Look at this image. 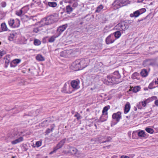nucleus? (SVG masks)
Segmentation results:
<instances>
[{
  "instance_id": "f257e3e1",
  "label": "nucleus",
  "mask_w": 158,
  "mask_h": 158,
  "mask_svg": "<svg viewBox=\"0 0 158 158\" xmlns=\"http://www.w3.org/2000/svg\"><path fill=\"white\" fill-rule=\"evenodd\" d=\"M120 77V75L118 71H115L113 73L107 76V78L104 80L103 82L105 84L107 85L118 83L119 82L118 81V79Z\"/></svg>"
},
{
  "instance_id": "f03ea898",
  "label": "nucleus",
  "mask_w": 158,
  "mask_h": 158,
  "mask_svg": "<svg viewBox=\"0 0 158 158\" xmlns=\"http://www.w3.org/2000/svg\"><path fill=\"white\" fill-rule=\"evenodd\" d=\"M71 139V138H69L66 139L65 138L61 140L56 145V146L54 148L53 151L50 152V154L55 152L58 149L62 148L66 141L69 142V140Z\"/></svg>"
},
{
  "instance_id": "7ed1b4c3",
  "label": "nucleus",
  "mask_w": 158,
  "mask_h": 158,
  "mask_svg": "<svg viewBox=\"0 0 158 158\" xmlns=\"http://www.w3.org/2000/svg\"><path fill=\"white\" fill-rule=\"evenodd\" d=\"M115 27L118 30L125 31L129 27V25L126 22L123 21L118 24Z\"/></svg>"
},
{
  "instance_id": "20e7f679",
  "label": "nucleus",
  "mask_w": 158,
  "mask_h": 158,
  "mask_svg": "<svg viewBox=\"0 0 158 158\" xmlns=\"http://www.w3.org/2000/svg\"><path fill=\"white\" fill-rule=\"evenodd\" d=\"M69 152L71 153L72 154L74 155L77 157L81 156L82 154L80 152L75 148L69 146Z\"/></svg>"
},
{
  "instance_id": "39448f33",
  "label": "nucleus",
  "mask_w": 158,
  "mask_h": 158,
  "mask_svg": "<svg viewBox=\"0 0 158 158\" xmlns=\"http://www.w3.org/2000/svg\"><path fill=\"white\" fill-rule=\"evenodd\" d=\"M8 23L9 26L12 28L18 27L19 26L20 22L19 20L15 21L13 19H11L8 21Z\"/></svg>"
},
{
  "instance_id": "423d86ee",
  "label": "nucleus",
  "mask_w": 158,
  "mask_h": 158,
  "mask_svg": "<svg viewBox=\"0 0 158 158\" xmlns=\"http://www.w3.org/2000/svg\"><path fill=\"white\" fill-rule=\"evenodd\" d=\"M80 62V64L81 67V69H82L86 67L89 64V60L88 58L78 59Z\"/></svg>"
},
{
  "instance_id": "0eeeda50",
  "label": "nucleus",
  "mask_w": 158,
  "mask_h": 158,
  "mask_svg": "<svg viewBox=\"0 0 158 158\" xmlns=\"http://www.w3.org/2000/svg\"><path fill=\"white\" fill-rule=\"evenodd\" d=\"M112 118L116 121V123H117L122 118L121 112L120 111H118L117 113H114L112 114Z\"/></svg>"
},
{
  "instance_id": "6e6552de",
  "label": "nucleus",
  "mask_w": 158,
  "mask_h": 158,
  "mask_svg": "<svg viewBox=\"0 0 158 158\" xmlns=\"http://www.w3.org/2000/svg\"><path fill=\"white\" fill-rule=\"evenodd\" d=\"M116 40L113 34H110L106 39V42L107 44L113 43Z\"/></svg>"
},
{
  "instance_id": "1a4fd4ad",
  "label": "nucleus",
  "mask_w": 158,
  "mask_h": 158,
  "mask_svg": "<svg viewBox=\"0 0 158 158\" xmlns=\"http://www.w3.org/2000/svg\"><path fill=\"white\" fill-rule=\"evenodd\" d=\"M79 61V60H77L73 63L72 66L74 68L75 71H77L82 69L80 64V62Z\"/></svg>"
},
{
  "instance_id": "9d476101",
  "label": "nucleus",
  "mask_w": 158,
  "mask_h": 158,
  "mask_svg": "<svg viewBox=\"0 0 158 158\" xmlns=\"http://www.w3.org/2000/svg\"><path fill=\"white\" fill-rule=\"evenodd\" d=\"M68 27V24H65L58 27L57 30V34L60 35L61 33L63 32Z\"/></svg>"
},
{
  "instance_id": "9b49d317",
  "label": "nucleus",
  "mask_w": 158,
  "mask_h": 158,
  "mask_svg": "<svg viewBox=\"0 0 158 158\" xmlns=\"http://www.w3.org/2000/svg\"><path fill=\"white\" fill-rule=\"evenodd\" d=\"M80 81L79 80H74L71 81V84L72 87L74 89H77L80 88Z\"/></svg>"
},
{
  "instance_id": "f8f14e48",
  "label": "nucleus",
  "mask_w": 158,
  "mask_h": 158,
  "mask_svg": "<svg viewBox=\"0 0 158 158\" xmlns=\"http://www.w3.org/2000/svg\"><path fill=\"white\" fill-rule=\"evenodd\" d=\"M49 17L48 16L43 18L41 21L40 22L42 23V25L43 26L48 25L49 24Z\"/></svg>"
},
{
  "instance_id": "ddd939ff",
  "label": "nucleus",
  "mask_w": 158,
  "mask_h": 158,
  "mask_svg": "<svg viewBox=\"0 0 158 158\" xmlns=\"http://www.w3.org/2000/svg\"><path fill=\"white\" fill-rule=\"evenodd\" d=\"M131 108V105L129 102H127L125 106L124 112L125 114L127 113Z\"/></svg>"
},
{
  "instance_id": "4468645a",
  "label": "nucleus",
  "mask_w": 158,
  "mask_h": 158,
  "mask_svg": "<svg viewBox=\"0 0 158 158\" xmlns=\"http://www.w3.org/2000/svg\"><path fill=\"white\" fill-rule=\"evenodd\" d=\"M21 62V60L19 59H16L13 60L10 63L11 67H15L17 65Z\"/></svg>"
},
{
  "instance_id": "2eb2a0df",
  "label": "nucleus",
  "mask_w": 158,
  "mask_h": 158,
  "mask_svg": "<svg viewBox=\"0 0 158 158\" xmlns=\"http://www.w3.org/2000/svg\"><path fill=\"white\" fill-rule=\"evenodd\" d=\"M154 64V63L151 62V59H147L143 61V65L144 66H147L149 65H153Z\"/></svg>"
},
{
  "instance_id": "dca6fc26",
  "label": "nucleus",
  "mask_w": 158,
  "mask_h": 158,
  "mask_svg": "<svg viewBox=\"0 0 158 158\" xmlns=\"http://www.w3.org/2000/svg\"><path fill=\"white\" fill-rule=\"evenodd\" d=\"M140 87L139 86H136L135 87H131L130 89H129L130 91H132L133 92L136 93L140 89Z\"/></svg>"
},
{
  "instance_id": "f3484780",
  "label": "nucleus",
  "mask_w": 158,
  "mask_h": 158,
  "mask_svg": "<svg viewBox=\"0 0 158 158\" xmlns=\"http://www.w3.org/2000/svg\"><path fill=\"white\" fill-rule=\"evenodd\" d=\"M104 139V136H101L97 138L96 139V141L100 143H106L105 140H103Z\"/></svg>"
},
{
  "instance_id": "a211bd4d",
  "label": "nucleus",
  "mask_w": 158,
  "mask_h": 158,
  "mask_svg": "<svg viewBox=\"0 0 158 158\" xmlns=\"http://www.w3.org/2000/svg\"><path fill=\"white\" fill-rule=\"evenodd\" d=\"M23 140V138L22 137H20L18 139L11 141V143L12 144H15L19 143Z\"/></svg>"
},
{
  "instance_id": "6ab92c4d",
  "label": "nucleus",
  "mask_w": 158,
  "mask_h": 158,
  "mask_svg": "<svg viewBox=\"0 0 158 158\" xmlns=\"http://www.w3.org/2000/svg\"><path fill=\"white\" fill-rule=\"evenodd\" d=\"M141 75L143 77H145L147 76L148 74V73L147 70L145 69L142 70L140 73Z\"/></svg>"
},
{
  "instance_id": "aec40b11",
  "label": "nucleus",
  "mask_w": 158,
  "mask_h": 158,
  "mask_svg": "<svg viewBox=\"0 0 158 158\" xmlns=\"http://www.w3.org/2000/svg\"><path fill=\"white\" fill-rule=\"evenodd\" d=\"M66 12L69 14H70L73 10V8L70 5L66 6Z\"/></svg>"
},
{
  "instance_id": "412c9836",
  "label": "nucleus",
  "mask_w": 158,
  "mask_h": 158,
  "mask_svg": "<svg viewBox=\"0 0 158 158\" xmlns=\"http://www.w3.org/2000/svg\"><path fill=\"white\" fill-rule=\"evenodd\" d=\"M110 108V106L109 105L105 106L102 110V113L103 114H105L106 115H108L107 111Z\"/></svg>"
},
{
  "instance_id": "4be33fe9",
  "label": "nucleus",
  "mask_w": 158,
  "mask_h": 158,
  "mask_svg": "<svg viewBox=\"0 0 158 158\" xmlns=\"http://www.w3.org/2000/svg\"><path fill=\"white\" fill-rule=\"evenodd\" d=\"M24 8V7H23L20 10L16 11V15L19 16H21L23 14H24L25 13L23 10Z\"/></svg>"
},
{
  "instance_id": "5701e85b",
  "label": "nucleus",
  "mask_w": 158,
  "mask_h": 158,
  "mask_svg": "<svg viewBox=\"0 0 158 158\" xmlns=\"http://www.w3.org/2000/svg\"><path fill=\"white\" fill-rule=\"evenodd\" d=\"M108 117L107 115H106L105 114H102L100 117L99 120L101 122H103L107 120Z\"/></svg>"
},
{
  "instance_id": "b1692460",
  "label": "nucleus",
  "mask_w": 158,
  "mask_h": 158,
  "mask_svg": "<svg viewBox=\"0 0 158 158\" xmlns=\"http://www.w3.org/2000/svg\"><path fill=\"white\" fill-rule=\"evenodd\" d=\"M113 34L114 35V37L116 38V39L119 38L121 35V33L119 31H116Z\"/></svg>"
},
{
  "instance_id": "393cba45",
  "label": "nucleus",
  "mask_w": 158,
  "mask_h": 158,
  "mask_svg": "<svg viewBox=\"0 0 158 158\" xmlns=\"http://www.w3.org/2000/svg\"><path fill=\"white\" fill-rule=\"evenodd\" d=\"M138 10L134 12L133 14H131L130 15V16L131 17H138L140 15Z\"/></svg>"
},
{
  "instance_id": "a878e982",
  "label": "nucleus",
  "mask_w": 158,
  "mask_h": 158,
  "mask_svg": "<svg viewBox=\"0 0 158 158\" xmlns=\"http://www.w3.org/2000/svg\"><path fill=\"white\" fill-rule=\"evenodd\" d=\"M137 134L138 136L140 137H145L146 136L145 132L142 130L138 132Z\"/></svg>"
},
{
  "instance_id": "bb28decb",
  "label": "nucleus",
  "mask_w": 158,
  "mask_h": 158,
  "mask_svg": "<svg viewBox=\"0 0 158 158\" xmlns=\"http://www.w3.org/2000/svg\"><path fill=\"white\" fill-rule=\"evenodd\" d=\"M1 27L3 31H6L7 30V28L5 23H2L1 24Z\"/></svg>"
},
{
  "instance_id": "cd10ccee",
  "label": "nucleus",
  "mask_w": 158,
  "mask_h": 158,
  "mask_svg": "<svg viewBox=\"0 0 158 158\" xmlns=\"http://www.w3.org/2000/svg\"><path fill=\"white\" fill-rule=\"evenodd\" d=\"M36 59L39 61H43L44 60V57L41 55H38L36 56Z\"/></svg>"
},
{
  "instance_id": "c85d7f7f",
  "label": "nucleus",
  "mask_w": 158,
  "mask_h": 158,
  "mask_svg": "<svg viewBox=\"0 0 158 158\" xmlns=\"http://www.w3.org/2000/svg\"><path fill=\"white\" fill-rule=\"evenodd\" d=\"M145 130L147 132L150 134H152L154 132V130L150 128L149 127L146 128Z\"/></svg>"
},
{
  "instance_id": "c756f323",
  "label": "nucleus",
  "mask_w": 158,
  "mask_h": 158,
  "mask_svg": "<svg viewBox=\"0 0 158 158\" xmlns=\"http://www.w3.org/2000/svg\"><path fill=\"white\" fill-rule=\"evenodd\" d=\"M139 75V74L137 72H135L132 74L131 76V78L133 79H137Z\"/></svg>"
},
{
  "instance_id": "7c9ffc66",
  "label": "nucleus",
  "mask_w": 158,
  "mask_h": 158,
  "mask_svg": "<svg viewBox=\"0 0 158 158\" xmlns=\"http://www.w3.org/2000/svg\"><path fill=\"white\" fill-rule=\"evenodd\" d=\"M59 35L57 34L56 35H55L53 36H52L50 38V42H53L55 40V38L57 37Z\"/></svg>"
},
{
  "instance_id": "2f4dec72",
  "label": "nucleus",
  "mask_w": 158,
  "mask_h": 158,
  "mask_svg": "<svg viewBox=\"0 0 158 158\" xmlns=\"http://www.w3.org/2000/svg\"><path fill=\"white\" fill-rule=\"evenodd\" d=\"M41 44L40 40L38 39H35L34 41V44L35 45H39Z\"/></svg>"
},
{
  "instance_id": "473e14b6",
  "label": "nucleus",
  "mask_w": 158,
  "mask_h": 158,
  "mask_svg": "<svg viewBox=\"0 0 158 158\" xmlns=\"http://www.w3.org/2000/svg\"><path fill=\"white\" fill-rule=\"evenodd\" d=\"M103 8V6L102 5H100L97 7L95 10V12L98 13L100 12Z\"/></svg>"
},
{
  "instance_id": "72a5a7b5",
  "label": "nucleus",
  "mask_w": 158,
  "mask_h": 158,
  "mask_svg": "<svg viewBox=\"0 0 158 158\" xmlns=\"http://www.w3.org/2000/svg\"><path fill=\"white\" fill-rule=\"evenodd\" d=\"M15 34L14 33L10 34V36H9L8 40L10 41L13 40L15 37Z\"/></svg>"
},
{
  "instance_id": "f704fd0d",
  "label": "nucleus",
  "mask_w": 158,
  "mask_h": 158,
  "mask_svg": "<svg viewBox=\"0 0 158 158\" xmlns=\"http://www.w3.org/2000/svg\"><path fill=\"white\" fill-rule=\"evenodd\" d=\"M74 117L77 118V120L82 118L80 114L78 112H77L76 114L74 115Z\"/></svg>"
},
{
  "instance_id": "c9c22d12",
  "label": "nucleus",
  "mask_w": 158,
  "mask_h": 158,
  "mask_svg": "<svg viewBox=\"0 0 158 158\" xmlns=\"http://www.w3.org/2000/svg\"><path fill=\"white\" fill-rule=\"evenodd\" d=\"M52 19L53 21L50 22L51 23H52V22H54L57 21V19L56 18H54V17L52 15H50V21Z\"/></svg>"
},
{
  "instance_id": "e433bc0d",
  "label": "nucleus",
  "mask_w": 158,
  "mask_h": 158,
  "mask_svg": "<svg viewBox=\"0 0 158 158\" xmlns=\"http://www.w3.org/2000/svg\"><path fill=\"white\" fill-rule=\"evenodd\" d=\"M57 5V3L55 2H50V7H55Z\"/></svg>"
},
{
  "instance_id": "4c0bfd02",
  "label": "nucleus",
  "mask_w": 158,
  "mask_h": 158,
  "mask_svg": "<svg viewBox=\"0 0 158 158\" xmlns=\"http://www.w3.org/2000/svg\"><path fill=\"white\" fill-rule=\"evenodd\" d=\"M138 11L139 12V14L141 15L146 11V9L145 8H143L138 10Z\"/></svg>"
},
{
  "instance_id": "58836bf2",
  "label": "nucleus",
  "mask_w": 158,
  "mask_h": 158,
  "mask_svg": "<svg viewBox=\"0 0 158 158\" xmlns=\"http://www.w3.org/2000/svg\"><path fill=\"white\" fill-rule=\"evenodd\" d=\"M154 84V83L153 82H152L150 83L148 86V88L150 89H152L153 88H154L155 87H153Z\"/></svg>"
},
{
  "instance_id": "ea45409f",
  "label": "nucleus",
  "mask_w": 158,
  "mask_h": 158,
  "mask_svg": "<svg viewBox=\"0 0 158 158\" xmlns=\"http://www.w3.org/2000/svg\"><path fill=\"white\" fill-rule=\"evenodd\" d=\"M106 139L105 140L106 142H110L111 139L112 138L110 136H107L106 137Z\"/></svg>"
},
{
  "instance_id": "a19ab883",
  "label": "nucleus",
  "mask_w": 158,
  "mask_h": 158,
  "mask_svg": "<svg viewBox=\"0 0 158 158\" xmlns=\"http://www.w3.org/2000/svg\"><path fill=\"white\" fill-rule=\"evenodd\" d=\"M6 52L5 51H1L0 50V58L1 57L6 54Z\"/></svg>"
},
{
  "instance_id": "79ce46f5",
  "label": "nucleus",
  "mask_w": 158,
  "mask_h": 158,
  "mask_svg": "<svg viewBox=\"0 0 158 158\" xmlns=\"http://www.w3.org/2000/svg\"><path fill=\"white\" fill-rule=\"evenodd\" d=\"M35 145L37 147H39L41 146V142L40 141H38L36 142Z\"/></svg>"
},
{
  "instance_id": "37998d69",
  "label": "nucleus",
  "mask_w": 158,
  "mask_h": 158,
  "mask_svg": "<svg viewBox=\"0 0 158 158\" xmlns=\"http://www.w3.org/2000/svg\"><path fill=\"white\" fill-rule=\"evenodd\" d=\"M76 1H75L74 2L72 5V7L75 8L78 5V4L77 2Z\"/></svg>"
},
{
  "instance_id": "c03bdc74",
  "label": "nucleus",
  "mask_w": 158,
  "mask_h": 158,
  "mask_svg": "<svg viewBox=\"0 0 158 158\" xmlns=\"http://www.w3.org/2000/svg\"><path fill=\"white\" fill-rule=\"evenodd\" d=\"M16 108L17 109V110H18V112H18L19 111H22L24 109V108H22V106H19V107H16Z\"/></svg>"
},
{
  "instance_id": "a18cd8bd",
  "label": "nucleus",
  "mask_w": 158,
  "mask_h": 158,
  "mask_svg": "<svg viewBox=\"0 0 158 158\" xmlns=\"http://www.w3.org/2000/svg\"><path fill=\"white\" fill-rule=\"evenodd\" d=\"M33 113L34 112L32 111L31 112H29L28 114H25L24 115V116H31L33 115Z\"/></svg>"
},
{
  "instance_id": "49530a36",
  "label": "nucleus",
  "mask_w": 158,
  "mask_h": 158,
  "mask_svg": "<svg viewBox=\"0 0 158 158\" xmlns=\"http://www.w3.org/2000/svg\"><path fill=\"white\" fill-rule=\"evenodd\" d=\"M142 102H140L139 103V104L138 105V109H141L142 108Z\"/></svg>"
},
{
  "instance_id": "de8ad7c7",
  "label": "nucleus",
  "mask_w": 158,
  "mask_h": 158,
  "mask_svg": "<svg viewBox=\"0 0 158 158\" xmlns=\"http://www.w3.org/2000/svg\"><path fill=\"white\" fill-rule=\"evenodd\" d=\"M6 3L5 2H3L1 3L2 6L3 7H5L6 6Z\"/></svg>"
},
{
  "instance_id": "09e8293b",
  "label": "nucleus",
  "mask_w": 158,
  "mask_h": 158,
  "mask_svg": "<svg viewBox=\"0 0 158 158\" xmlns=\"http://www.w3.org/2000/svg\"><path fill=\"white\" fill-rule=\"evenodd\" d=\"M142 102V105L143 107H145L147 104L146 101H144V102Z\"/></svg>"
},
{
  "instance_id": "8fccbe9b",
  "label": "nucleus",
  "mask_w": 158,
  "mask_h": 158,
  "mask_svg": "<svg viewBox=\"0 0 158 158\" xmlns=\"http://www.w3.org/2000/svg\"><path fill=\"white\" fill-rule=\"evenodd\" d=\"M66 52L65 51H63L60 53V55L62 56H66V55H64V54H66Z\"/></svg>"
},
{
  "instance_id": "3c124183",
  "label": "nucleus",
  "mask_w": 158,
  "mask_h": 158,
  "mask_svg": "<svg viewBox=\"0 0 158 158\" xmlns=\"http://www.w3.org/2000/svg\"><path fill=\"white\" fill-rule=\"evenodd\" d=\"M39 31V28H35L34 29L33 31L37 33Z\"/></svg>"
},
{
  "instance_id": "603ef678",
  "label": "nucleus",
  "mask_w": 158,
  "mask_h": 158,
  "mask_svg": "<svg viewBox=\"0 0 158 158\" xmlns=\"http://www.w3.org/2000/svg\"><path fill=\"white\" fill-rule=\"evenodd\" d=\"M77 0H69L68 3L70 4L73 3V2L76 1Z\"/></svg>"
},
{
  "instance_id": "864d4df0",
  "label": "nucleus",
  "mask_w": 158,
  "mask_h": 158,
  "mask_svg": "<svg viewBox=\"0 0 158 158\" xmlns=\"http://www.w3.org/2000/svg\"><path fill=\"white\" fill-rule=\"evenodd\" d=\"M147 17H148V16H146L143 19H140V20H139L138 21V22H139L141 21H143V20H145V19H146L147 18Z\"/></svg>"
},
{
  "instance_id": "5fc2aeb1",
  "label": "nucleus",
  "mask_w": 158,
  "mask_h": 158,
  "mask_svg": "<svg viewBox=\"0 0 158 158\" xmlns=\"http://www.w3.org/2000/svg\"><path fill=\"white\" fill-rule=\"evenodd\" d=\"M43 2L44 3L48 5V6H49V2H48L46 0H45V1H44Z\"/></svg>"
},
{
  "instance_id": "6e6d98bb",
  "label": "nucleus",
  "mask_w": 158,
  "mask_h": 158,
  "mask_svg": "<svg viewBox=\"0 0 158 158\" xmlns=\"http://www.w3.org/2000/svg\"><path fill=\"white\" fill-rule=\"evenodd\" d=\"M49 133V129L48 128L46 132L45 135H48V134Z\"/></svg>"
},
{
  "instance_id": "4d7b16f0",
  "label": "nucleus",
  "mask_w": 158,
  "mask_h": 158,
  "mask_svg": "<svg viewBox=\"0 0 158 158\" xmlns=\"http://www.w3.org/2000/svg\"><path fill=\"white\" fill-rule=\"evenodd\" d=\"M111 145H109L108 146H104L103 147V148H109L110 146Z\"/></svg>"
},
{
  "instance_id": "13d9d810",
  "label": "nucleus",
  "mask_w": 158,
  "mask_h": 158,
  "mask_svg": "<svg viewBox=\"0 0 158 158\" xmlns=\"http://www.w3.org/2000/svg\"><path fill=\"white\" fill-rule=\"evenodd\" d=\"M155 104L156 106H158V100H156L155 101Z\"/></svg>"
},
{
  "instance_id": "bf43d9fd",
  "label": "nucleus",
  "mask_w": 158,
  "mask_h": 158,
  "mask_svg": "<svg viewBox=\"0 0 158 158\" xmlns=\"http://www.w3.org/2000/svg\"><path fill=\"white\" fill-rule=\"evenodd\" d=\"M54 127V124H53V125L51 126V130H50V131H52L53 130Z\"/></svg>"
},
{
  "instance_id": "052dcab7",
  "label": "nucleus",
  "mask_w": 158,
  "mask_h": 158,
  "mask_svg": "<svg viewBox=\"0 0 158 158\" xmlns=\"http://www.w3.org/2000/svg\"><path fill=\"white\" fill-rule=\"evenodd\" d=\"M155 82L156 84H158V78H157L156 79Z\"/></svg>"
},
{
  "instance_id": "680f3d73",
  "label": "nucleus",
  "mask_w": 158,
  "mask_h": 158,
  "mask_svg": "<svg viewBox=\"0 0 158 158\" xmlns=\"http://www.w3.org/2000/svg\"><path fill=\"white\" fill-rule=\"evenodd\" d=\"M144 0H137V2L138 3H141Z\"/></svg>"
},
{
  "instance_id": "e2e57ef3",
  "label": "nucleus",
  "mask_w": 158,
  "mask_h": 158,
  "mask_svg": "<svg viewBox=\"0 0 158 158\" xmlns=\"http://www.w3.org/2000/svg\"><path fill=\"white\" fill-rule=\"evenodd\" d=\"M10 62L9 60L6 59V60L5 61V63L8 64Z\"/></svg>"
},
{
  "instance_id": "0e129e2a",
  "label": "nucleus",
  "mask_w": 158,
  "mask_h": 158,
  "mask_svg": "<svg viewBox=\"0 0 158 158\" xmlns=\"http://www.w3.org/2000/svg\"><path fill=\"white\" fill-rule=\"evenodd\" d=\"M121 158H129V157L127 156H122L121 157Z\"/></svg>"
},
{
  "instance_id": "69168bd1",
  "label": "nucleus",
  "mask_w": 158,
  "mask_h": 158,
  "mask_svg": "<svg viewBox=\"0 0 158 158\" xmlns=\"http://www.w3.org/2000/svg\"><path fill=\"white\" fill-rule=\"evenodd\" d=\"M106 137L104 136V139L103 140H106Z\"/></svg>"
},
{
  "instance_id": "338daca9",
  "label": "nucleus",
  "mask_w": 158,
  "mask_h": 158,
  "mask_svg": "<svg viewBox=\"0 0 158 158\" xmlns=\"http://www.w3.org/2000/svg\"><path fill=\"white\" fill-rule=\"evenodd\" d=\"M34 4V3H32L31 4V6H32Z\"/></svg>"
},
{
  "instance_id": "774afa93",
  "label": "nucleus",
  "mask_w": 158,
  "mask_h": 158,
  "mask_svg": "<svg viewBox=\"0 0 158 158\" xmlns=\"http://www.w3.org/2000/svg\"><path fill=\"white\" fill-rule=\"evenodd\" d=\"M37 3L38 4V5H39V4H40V2H37Z\"/></svg>"
}]
</instances>
